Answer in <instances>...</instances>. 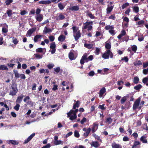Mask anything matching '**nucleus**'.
Masks as SVG:
<instances>
[{"instance_id":"34","label":"nucleus","mask_w":148,"mask_h":148,"mask_svg":"<svg viewBox=\"0 0 148 148\" xmlns=\"http://www.w3.org/2000/svg\"><path fill=\"white\" fill-rule=\"evenodd\" d=\"M54 144L55 145H58L60 144L62 145L63 142L62 141L59 140L54 141Z\"/></svg>"},{"instance_id":"49","label":"nucleus","mask_w":148,"mask_h":148,"mask_svg":"<svg viewBox=\"0 0 148 148\" xmlns=\"http://www.w3.org/2000/svg\"><path fill=\"white\" fill-rule=\"evenodd\" d=\"M105 47L108 50H110L111 47V45L110 44L108 43H107L105 45Z\"/></svg>"},{"instance_id":"51","label":"nucleus","mask_w":148,"mask_h":148,"mask_svg":"<svg viewBox=\"0 0 148 148\" xmlns=\"http://www.w3.org/2000/svg\"><path fill=\"white\" fill-rule=\"evenodd\" d=\"M74 136L75 137L78 138L79 136V134L78 132L76 130L74 132Z\"/></svg>"},{"instance_id":"50","label":"nucleus","mask_w":148,"mask_h":148,"mask_svg":"<svg viewBox=\"0 0 148 148\" xmlns=\"http://www.w3.org/2000/svg\"><path fill=\"white\" fill-rule=\"evenodd\" d=\"M20 105L19 103H16V105L14 107V109L16 111L18 110Z\"/></svg>"},{"instance_id":"17","label":"nucleus","mask_w":148,"mask_h":148,"mask_svg":"<svg viewBox=\"0 0 148 148\" xmlns=\"http://www.w3.org/2000/svg\"><path fill=\"white\" fill-rule=\"evenodd\" d=\"M98 125L96 124L95 123H94L93 124V127L92 129V133L94 132H95L97 129Z\"/></svg>"},{"instance_id":"52","label":"nucleus","mask_w":148,"mask_h":148,"mask_svg":"<svg viewBox=\"0 0 148 148\" xmlns=\"http://www.w3.org/2000/svg\"><path fill=\"white\" fill-rule=\"evenodd\" d=\"M142 64V63L140 60L138 61L137 62L134 63V64L135 66H139Z\"/></svg>"},{"instance_id":"2","label":"nucleus","mask_w":148,"mask_h":148,"mask_svg":"<svg viewBox=\"0 0 148 148\" xmlns=\"http://www.w3.org/2000/svg\"><path fill=\"white\" fill-rule=\"evenodd\" d=\"M73 30V35L76 40H78L81 36V34L79 31L75 26H73L72 27Z\"/></svg>"},{"instance_id":"62","label":"nucleus","mask_w":148,"mask_h":148,"mask_svg":"<svg viewBox=\"0 0 148 148\" xmlns=\"http://www.w3.org/2000/svg\"><path fill=\"white\" fill-rule=\"evenodd\" d=\"M51 147V145L49 143L47 144L46 145L43 146L41 148H49Z\"/></svg>"},{"instance_id":"4","label":"nucleus","mask_w":148,"mask_h":148,"mask_svg":"<svg viewBox=\"0 0 148 148\" xmlns=\"http://www.w3.org/2000/svg\"><path fill=\"white\" fill-rule=\"evenodd\" d=\"M140 99L139 98L137 99L134 102L133 106V109L134 110H136L137 109L140 110L142 107V106H140Z\"/></svg>"},{"instance_id":"3","label":"nucleus","mask_w":148,"mask_h":148,"mask_svg":"<svg viewBox=\"0 0 148 148\" xmlns=\"http://www.w3.org/2000/svg\"><path fill=\"white\" fill-rule=\"evenodd\" d=\"M110 56V58H112L113 57V55L110 50H107L102 55V57L104 59H108L109 58V56Z\"/></svg>"},{"instance_id":"29","label":"nucleus","mask_w":148,"mask_h":148,"mask_svg":"<svg viewBox=\"0 0 148 148\" xmlns=\"http://www.w3.org/2000/svg\"><path fill=\"white\" fill-rule=\"evenodd\" d=\"M91 130V129L89 128L87 130L86 132L84 134V136L85 137H86L88 136Z\"/></svg>"},{"instance_id":"15","label":"nucleus","mask_w":148,"mask_h":148,"mask_svg":"<svg viewBox=\"0 0 148 148\" xmlns=\"http://www.w3.org/2000/svg\"><path fill=\"white\" fill-rule=\"evenodd\" d=\"M7 143L8 144H10V143L12 144V145H17L18 144V142L15 140H10L7 141Z\"/></svg>"},{"instance_id":"55","label":"nucleus","mask_w":148,"mask_h":148,"mask_svg":"<svg viewBox=\"0 0 148 148\" xmlns=\"http://www.w3.org/2000/svg\"><path fill=\"white\" fill-rule=\"evenodd\" d=\"M125 107L127 108V109L130 107V102H128L126 103L125 104Z\"/></svg>"},{"instance_id":"32","label":"nucleus","mask_w":148,"mask_h":148,"mask_svg":"<svg viewBox=\"0 0 148 148\" xmlns=\"http://www.w3.org/2000/svg\"><path fill=\"white\" fill-rule=\"evenodd\" d=\"M88 26H90L88 24V23L87 22L84 23V25H83L82 29H85L87 28L88 27Z\"/></svg>"},{"instance_id":"40","label":"nucleus","mask_w":148,"mask_h":148,"mask_svg":"<svg viewBox=\"0 0 148 148\" xmlns=\"http://www.w3.org/2000/svg\"><path fill=\"white\" fill-rule=\"evenodd\" d=\"M4 24H5L6 25L7 28L5 27H3L2 29V32H3L4 33H6L8 31V29H7L8 25H6V23H5Z\"/></svg>"},{"instance_id":"64","label":"nucleus","mask_w":148,"mask_h":148,"mask_svg":"<svg viewBox=\"0 0 148 148\" xmlns=\"http://www.w3.org/2000/svg\"><path fill=\"white\" fill-rule=\"evenodd\" d=\"M143 67L145 68L148 66V62H147L143 63Z\"/></svg>"},{"instance_id":"1","label":"nucleus","mask_w":148,"mask_h":148,"mask_svg":"<svg viewBox=\"0 0 148 148\" xmlns=\"http://www.w3.org/2000/svg\"><path fill=\"white\" fill-rule=\"evenodd\" d=\"M88 54L85 53L83 56L80 61V63L82 64L84 63V61L87 62L89 61H91L93 60V56L92 55H90L88 57Z\"/></svg>"},{"instance_id":"30","label":"nucleus","mask_w":148,"mask_h":148,"mask_svg":"<svg viewBox=\"0 0 148 148\" xmlns=\"http://www.w3.org/2000/svg\"><path fill=\"white\" fill-rule=\"evenodd\" d=\"M58 6L59 9L61 10H63L65 6L61 3H60L58 4Z\"/></svg>"},{"instance_id":"61","label":"nucleus","mask_w":148,"mask_h":148,"mask_svg":"<svg viewBox=\"0 0 148 148\" xmlns=\"http://www.w3.org/2000/svg\"><path fill=\"white\" fill-rule=\"evenodd\" d=\"M104 104H103L102 105H99L98 106V108L102 110H104L105 109V108L104 106Z\"/></svg>"},{"instance_id":"28","label":"nucleus","mask_w":148,"mask_h":148,"mask_svg":"<svg viewBox=\"0 0 148 148\" xmlns=\"http://www.w3.org/2000/svg\"><path fill=\"white\" fill-rule=\"evenodd\" d=\"M8 68L6 66L4 65H0V70H8Z\"/></svg>"},{"instance_id":"38","label":"nucleus","mask_w":148,"mask_h":148,"mask_svg":"<svg viewBox=\"0 0 148 148\" xmlns=\"http://www.w3.org/2000/svg\"><path fill=\"white\" fill-rule=\"evenodd\" d=\"M139 78L137 77H134L133 80V82L135 84H137L139 81Z\"/></svg>"},{"instance_id":"18","label":"nucleus","mask_w":148,"mask_h":148,"mask_svg":"<svg viewBox=\"0 0 148 148\" xmlns=\"http://www.w3.org/2000/svg\"><path fill=\"white\" fill-rule=\"evenodd\" d=\"M112 148H122V146L120 145L115 143H112Z\"/></svg>"},{"instance_id":"20","label":"nucleus","mask_w":148,"mask_h":148,"mask_svg":"<svg viewBox=\"0 0 148 148\" xmlns=\"http://www.w3.org/2000/svg\"><path fill=\"white\" fill-rule=\"evenodd\" d=\"M65 18V16L61 13L59 14L58 16L56 18V19L58 20H61L64 19Z\"/></svg>"},{"instance_id":"25","label":"nucleus","mask_w":148,"mask_h":148,"mask_svg":"<svg viewBox=\"0 0 148 148\" xmlns=\"http://www.w3.org/2000/svg\"><path fill=\"white\" fill-rule=\"evenodd\" d=\"M93 46V44H92L85 43L84 45V47L89 49H91L92 47Z\"/></svg>"},{"instance_id":"26","label":"nucleus","mask_w":148,"mask_h":148,"mask_svg":"<svg viewBox=\"0 0 148 148\" xmlns=\"http://www.w3.org/2000/svg\"><path fill=\"white\" fill-rule=\"evenodd\" d=\"M42 37V35H36V36H35L34 39V42H37L38 41V39H39V38H40V37Z\"/></svg>"},{"instance_id":"23","label":"nucleus","mask_w":148,"mask_h":148,"mask_svg":"<svg viewBox=\"0 0 148 148\" xmlns=\"http://www.w3.org/2000/svg\"><path fill=\"white\" fill-rule=\"evenodd\" d=\"M39 4H49L50 3V0H48L46 1H41L38 2Z\"/></svg>"},{"instance_id":"57","label":"nucleus","mask_w":148,"mask_h":148,"mask_svg":"<svg viewBox=\"0 0 148 148\" xmlns=\"http://www.w3.org/2000/svg\"><path fill=\"white\" fill-rule=\"evenodd\" d=\"M132 49L133 51L136 52L137 49V47L136 45H133L132 47Z\"/></svg>"},{"instance_id":"8","label":"nucleus","mask_w":148,"mask_h":148,"mask_svg":"<svg viewBox=\"0 0 148 148\" xmlns=\"http://www.w3.org/2000/svg\"><path fill=\"white\" fill-rule=\"evenodd\" d=\"M30 99V98L29 96H26L23 99V101L26 102L27 105H30L31 106H33L34 105L33 102Z\"/></svg>"},{"instance_id":"5","label":"nucleus","mask_w":148,"mask_h":148,"mask_svg":"<svg viewBox=\"0 0 148 148\" xmlns=\"http://www.w3.org/2000/svg\"><path fill=\"white\" fill-rule=\"evenodd\" d=\"M114 28L113 25H107L105 27V29L106 30H109V32L112 36L114 35L116 33L114 29Z\"/></svg>"},{"instance_id":"27","label":"nucleus","mask_w":148,"mask_h":148,"mask_svg":"<svg viewBox=\"0 0 148 148\" xmlns=\"http://www.w3.org/2000/svg\"><path fill=\"white\" fill-rule=\"evenodd\" d=\"M113 7L114 6H112L110 7H108L106 9L107 13L109 14L110 13V12L112 11L113 8Z\"/></svg>"},{"instance_id":"24","label":"nucleus","mask_w":148,"mask_h":148,"mask_svg":"<svg viewBox=\"0 0 148 148\" xmlns=\"http://www.w3.org/2000/svg\"><path fill=\"white\" fill-rule=\"evenodd\" d=\"M91 145L95 148H97L99 146V144L97 142L93 141L91 144Z\"/></svg>"},{"instance_id":"36","label":"nucleus","mask_w":148,"mask_h":148,"mask_svg":"<svg viewBox=\"0 0 148 148\" xmlns=\"http://www.w3.org/2000/svg\"><path fill=\"white\" fill-rule=\"evenodd\" d=\"M140 144V143L138 141H135L134 143V145L132 146V148H134L136 147L137 146L139 145Z\"/></svg>"},{"instance_id":"59","label":"nucleus","mask_w":148,"mask_h":148,"mask_svg":"<svg viewBox=\"0 0 148 148\" xmlns=\"http://www.w3.org/2000/svg\"><path fill=\"white\" fill-rule=\"evenodd\" d=\"M88 15L92 19L94 18L95 17L91 13H88Z\"/></svg>"},{"instance_id":"43","label":"nucleus","mask_w":148,"mask_h":148,"mask_svg":"<svg viewBox=\"0 0 148 148\" xmlns=\"http://www.w3.org/2000/svg\"><path fill=\"white\" fill-rule=\"evenodd\" d=\"M100 50L101 49L99 48L96 47V48L95 53L96 55H98L99 54Z\"/></svg>"},{"instance_id":"42","label":"nucleus","mask_w":148,"mask_h":148,"mask_svg":"<svg viewBox=\"0 0 148 148\" xmlns=\"http://www.w3.org/2000/svg\"><path fill=\"white\" fill-rule=\"evenodd\" d=\"M15 77L17 78H19L20 77V75L18 73V71H14Z\"/></svg>"},{"instance_id":"44","label":"nucleus","mask_w":148,"mask_h":148,"mask_svg":"<svg viewBox=\"0 0 148 148\" xmlns=\"http://www.w3.org/2000/svg\"><path fill=\"white\" fill-rule=\"evenodd\" d=\"M139 10V7L138 6L134 7L133 8V10L134 12L136 13H137L138 12Z\"/></svg>"},{"instance_id":"39","label":"nucleus","mask_w":148,"mask_h":148,"mask_svg":"<svg viewBox=\"0 0 148 148\" xmlns=\"http://www.w3.org/2000/svg\"><path fill=\"white\" fill-rule=\"evenodd\" d=\"M142 87V86L141 85L139 84L137 86H135L134 87V88L136 90H139Z\"/></svg>"},{"instance_id":"6","label":"nucleus","mask_w":148,"mask_h":148,"mask_svg":"<svg viewBox=\"0 0 148 148\" xmlns=\"http://www.w3.org/2000/svg\"><path fill=\"white\" fill-rule=\"evenodd\" d=\"M73 111V110H72L67 113V117H69L70 119L72 121L76 119L77 117L76 114H75L74 112H72Z\"/></svg>"},{"instance_id":"35","label":"nucleus","mask_w":148,"mask_h":148,"mask_svg":"<svg viewBox=\"0 0 148 148\" xmlns=\"http://www.w3.org/2000/svg\"><path fill=\"white\" fill-rule=\"evenodd\" d=\"M43 49H45V50H46V49L45 48L43 49L41 48H39L36 49V52L42 53Z\"/></svg>"},{"instance_id":"54","label":"nucleus","mask_w":148,"mask_h":148,"mask_svg":"<svg viewBox=\"0 0 148 148\" xmlns=\"http://www.w3.org/2000/svg\"><path fill=\"white\" fill-rule=\"evenodd\" d=\"M129 5V3H125L123 4L122 6V9H124L126 7H127Z\"/></svg>"},{"instance_id":"45","label":"nucleus","mask_w":148,"mask_h":148,"mask_svg":"<svg viewBox=\"0 0 148 148\" xmlns=\"http://www.w3.org/2000/svg\"><path fill=\"white\" fill-rule=\"evenodd\" d=\"M12 11L11 10H9L7 11V13L9 17H11L12 15Z\"/></svg>"},{"instance_id":"10","label":"nucleus","mask_w":148,"mask_h":148,"mask_svg":"<svg viewBox=\"0 0 148 148\" xmlns=\"http://www.w3.org/2000/svg\"><path fill=\"white\" fill-rule=\"evenodd\" d=\"M35 133H33L30 135L27 139L25 140L24 142V143L26 144L29 142L35 136Z\"/></svg>"},{"instance_id":"7","label":"nucleus","mask_w":148,"mask_h":148,"mask_svg":"<svg viewBox=\"0 0 148 148\" xmlns=\"http://www.w3.org/2000/svg\"><path fill=\"white\" fill-rule=\"evenodd\" d=\"M12 90L10 91V95L13 96L16 94L18 91L17 86L16 84H14L12 87Z\"/></svg>"},{"instance_id":"41","label":"nucleus","mask_w":148,"mask_h":148,"mask_svg":"<svg viewBox=\"0 0 148 148\" xmlns=\"http://www.w3.org/2000/svg\"><path fill=\"white\" fill-rule=\"evenodd\" d=\"M12 42L15 45H17L18 42V41L16 38L13 37L12 38Z\"/></svg>"},{"instance_id":"53","label":"nucleus","mask_w":148,"mask_h":148,"mask_svg":"<svg viewBox=\"0 0 148 148\" xmlns=\"http://www.w3.org/2000/svg\"><path fill=\"white\" fill-rule=\"evenodd\" d=\"M54 70L56 73H58L59 72L60 70V68L59 67H57L56 68H54Z\"/></svg>"},{"instance_id":"37","label":"nucleus","mask_w":148,"mask_h":148,"mask_svg":"<svg viewBox=\"0 0 148 148\" xmlns=\"http://www.w3.org/2000/svg\"><path fill=\"white\" fill-rule=\"evenodd\" d=\"M35 57L38 59H41L42 57V56L38 53H35L34 55Z\"/></svg>"},{"instance_id":"11","label":"nucleus","mask_w":148,"mask_h":148,"mask_svg":"<svg viewBox=\"0 0 148 148\" xmlns=\"http://www.w3.org/2000/svg\"><path fill=\"white\" fill-rule=\"evenodd\" d=\"M24 97L23 95L21 94L20 96L17 97V99L16 100V103H20L22 101Z\"/></svg>"},{"instance_id":"9","label":"nucleus","mask_w":148,"mask_h":148,"mask_svg":"<svg viewBox=\"0 0 148 148\" xmlns=\"http://www.w3.org/2000/svg\"><path fill=\"white\" fill-rule=\"evenodd\" d=\"M36 28L35 27H34L32 28L31 29H29V30H28L27 32V34H26V36H29L30 37L31 36L32 34L35 32L36 30Z\"/></svg>"},{"instance_id":"13","label":"nucleus","mask_w":148,"mask_h":148,"mask_svg":"<svg viewBox=\"0 0 148 148\" xmlns=\"http://www.w3.org/2000/svg\"><path fill=\"white\" fill-rule=\"evenodd\" d=\"M73 51V50L71 51L69 54V58L71 60H75V58L74 56Z\"/></svg>"},{"instance_id":"14","label":"nucleus","mask_w":148,"mask_h":148,"mask_svg":"<svg viewBox=\"0 0 148 148\" xmlns=\"http://www.w3.org/2000/svg\"><path fill=\"white\" fill-rule=\"evenodd\" d=\"M52 30L51 29L48 28L47 27L45 26L44 28L43 31V33L44 34H46L49 32H51Z\"/></svg>"},{"instance_id":"56","label":"nucleus","mask_w":148,"mask_h":148,"mask_svg":"<svg viewBox=\"0 0 148 148\" xmlns=\"http://www.w3.org/2000/svg\"><path fill=\"white\" fill-rule=\"evenodd\" d=\"M148 81V77H145L143 80V82L144 83H146Z\"/></svg>"},{"instance_id":"16","label":"nucleus","mask_w":148,"mask_h":148,"mask_svg":"<svg viewBox=\"0 0 148 148\" xmlns=\"http://www.w3.org/2000/svg\"><path fill=\"white\" fill-rule=\"evenodd\" d=\"M79 9L78 6H73L69 8V10L72 11H77Z\"/></svg>"},{"instance_id":"58","label":"nucleus","mask_w":148,"mask_h":148,"mask_svg":"<svg viewBox=\"0 0 148 148\" xmlns=\"http://www.w3.org/2000/svg\"><path fill=\"white\" fill-rule=\"evenodd\" d=\"M40 12H41L40 9V8H38L36 9V14H37V15H40Z\"/></svg>"},{"instance_id":"48","label":"nucleus","mask_w":148,"mask_h":148,"mask_svg":"<svg viewBox=\"0 0 148 148\" xmlns=\"http://www.w3.org/2000/svg\"><path fill=\"white\" fill-rule=\"evenodd\" d=\"M79 101H76V103L73 105V108L75 109L76 107H78L79 106Z\"/></svg>"},{"instance_id":"19","label":"nucleus","mask_w":148,"mask_h":148,"mask_svg":"<svg viewBox=\"0 0 148 148\" xmlns=\"http://www.w3.org/2000/svg\"><path fill=\"white\" fill-rule=\"evenodd\" d=\"M106 89L104 87H103L101 88V89L99 93V97H101L103 94L106 92Z\"/></svg>"},{"instance_id":"31","label":"nucleus","mask_w":148,"mask_h":148,"mask_svg":"<svg viewBox=\"0 0 148 148\" xmlns=\"http://www.w3.org/2000/svg\"><path fill=\"white\" fill-rule=\"evenodd\" d=\"M56 45L55 42H53L50 44V48L51 49H56Z\"/></svg>"},{"instance_id":"21","label":"nucleus","mask_w":148,"mask_h":148,"mask_svg":"<svg viewBox=\"0 0 148 148\" xmlns=\"http://www.w3.org/2000/svg\"><path fill=\"white\" fill-rule=\"evenodd\" d=\"M146 138L147 137L146 136H143L141 137L140 138V140L143 143H147V140Z\"/></svg>"},{"instance_id":"33","label":"nucleus","mask_w":148,"mask_h":148,"mask_svg":"<svg viewBox=\"0 0 148 148\" xmlns=\"http://www.w3.org/2000/svg\"><path fill=\"white\" fill-rule=\"evenodd\" d=\"M127 96H124L122 97L121 100V104H123L127 100Z\"/></svg>"},{"instance_id":"22","label":"nucleus","mask_w":148,"mask_h":148,"mask_svg":"<svg viewBox=\"0 0 148 148\" xmlns=\"http://www.w3.org/2000/svg\"><path fill=\"white\" fill-rule=\"evenodd\" d=\"M65 39V37L62 35H60L58 37V40L60 42L63 41Z\"/></svg>"},{"instance_id":"47","label":"nucleus","mask_w":148,"mask_h":148,"mask_svg":"<svg viewBox=\"0 0 148 148\" xmlns=\"http://www.w3.org/2000/svg\"><path fill=\"white\" fill-rule=\"evenodd\" d=\"M112 121V119L110 117L106 119V123H108V124L111 123Z\"/></svg>"},{"instance_id":"60","label":"nucleus","mask_w":148,"mask_h":148,"mask_svg":"<svg viewBox=\"0 0 148 148\" xmlns=\"http://www.w3.org/2000/svg\"><path fill=\"white\" fill-rule=\"evenodd\" d=\"M49 38L51 41H53L55 39L54 37L53 36H49Z\"/></svg>"},{"instance_id":"12","label":"nucleus","mask_w":148,"mask_h":148,"mask_svg":"<svg viewBox=\"0 0 148 148\" xmlns=\"http://www.w3.org/2000/svg\"><path fill=\"white\" fill-rule=\"evenodd\" d=\"M35 18L37 21L41 22L43 19V16L42 14L38 15L36 16Z\"/></svg>"},{"instance_id":"46","label":"nucleus","mask_w":148,"mask_h":148,"mask_svg":"<svg viewBox=\"0 0 148 148\" xmlns=\"http://www.w3.org/2000/svg\"><path fill=\"white\" fill-rule=\"evenodd\" d=\"M92 136L96 139L100 141H101V140L100 139V137L96 135L95 134H93Z\"/></svg>"},{"instance_id":"63","label":"nucleus","mask_w":148,"mask_h":148,"mask_svg":"<svg viewBox=\"0 0 148 148\" xmlns=\"http://www.w3.org/2000/svg\"><path fill=\"white\" fill-rule=\"evenodd\" d=\"M95 75V73L93 71H90L88 73V75L90 76H92Z\"/></svg>"}]
</instances>
